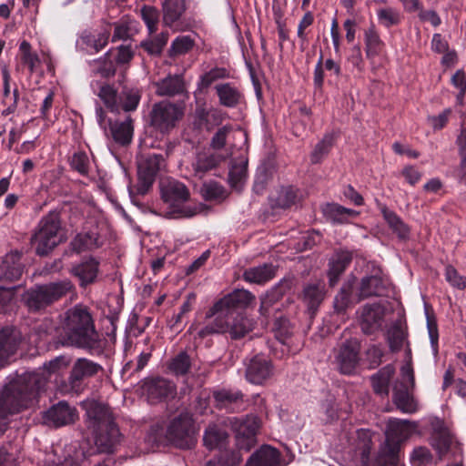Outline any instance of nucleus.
I'll return each mask as SVG.
<instances>
[{"mask_svg": "<svg viewBox=\"0 0 466 466\" xmlns=\"http://www.w3.org/2000/svg\"><path fill=\"white\" fill-rule=\"evenodd\" d=\"M118 95L116 89L109 85L104 84L100 86L97 93L98 97L103 101L106 107L112 113H118L120 106L118 105Z\"/></svg>", "mask_w": 466, "mask_h": 466, "instance_id": "obj_50", "label": "nucleus"}, {"mask_svg": "<svg viewBox=\"0 0 466 466\" xmlns=\"http://www.w3.org/2000/svg\"><path fill=\"white\" fill-rule=\"evenodd\" d=\"M61 219L57 212H49L43 217L30 238L36 255L47 256L62 242Z\"/></svg>", "mask_w": 466, "mask_h": 466, "instance_id": "obj_6", "label": "nucleus"}, {"mask_svg": "<svg viewBox=\"0 0 466 466\" xmlns=\"http://www.w3.org/2000/svg\"><path fill=\"white\" fill-rule=\"evenodd\" d=\"M394 375L395 368L392 364L382 367L371 375L370 381L373 392L381 398H387L390 394V383Z\"/></svg>", "mask_w": 466, "mask_h": 466, "instance_id": "obj_30", "label": "nucleus"}, {"mask_svg": "<svg viewBox=\"0 0 466 466\" xmlns=\"http://www.w3.org/2000/svg\"><path fill=\"white\" fill-rule=\"evenodd\" d=\"M102 370L103 367L100 364L86 358H79L72 366L67 379L68 385L73 391H81L84 388V381L95 377Z\"/></svg>", "mask_w": 466, "mask_h": 466, "instance_id": "obj_14", "label": "nucleus"}, {"mask_svg": "<svg viewBox=\"0 0 466 466\" xmlns=\"http://www.w3.org/2000/svg\"><path fill=\"white\" fill-rule=\"evenodd\" d=\"M230 428L235 433L236 445L239 451H249L257 443L259 419L254 415L229 419Z\"/></svg>", "mask_w": 466, "mask_h": 466, "instance_id": "obj_11", "label": "nucleus"}, {"mask_svg": "<svg viewBox=\"0 0 466 466\" xmlns=\"http://www.w3.org/2000/svg\"><path fill=\"white\" fill-rule=\"evenodd\" d=\"M166 437L179 449H192L197 442L192 417L187 412L175 417L167 426Z\"/></svg>", "mask_w": 466, "mask_h": 466, "instance_id": "obj_9", "label": "nucleus"}, {"mask_svg": "<svg viewBox=\"0 0 466 466\" xmlns=\"http://www.w3.org/2000/svg\"><path fill=\"white\" fill-rule=\"evenodd\" d=\"M195 46V41L189 35H179L175 38L168 49V56L176 57L185 55L191 51Z\"/></svg>", "mask_w": 466, "mask_h": 466, "instance_id": "obj_53", "label": "nucleus"}, {"mask_svg": "<svg viewBox=\"0 0 466 466\" xmlns=\"http://www.w3.org/2000/svg\"><path fill=\"white\" fill-rule=\"evenodd\" d=\"M219 104L225 107L238 106L244 98L242 92L231 83L218 84L215 86Z\"/></svg>", "mask_w": 466, "mask_h": 466, "instance_id": "obj_38", "label": "nucleus"}, {"mask_svg": "<svg viewBox=\"0 0 466 466\" xmlns=\"http://www.w3.org/2000/svg\"><path fill=\"white\" fill-rule=\"evenodd\" d=\"M385 307L378 302L365 304L360 311V326L365 335L380 331L384 323Z\"/></svg>", "mask_w": 466, "mask_h": 466, "instance_id": "obj_16", "label": "nucleus"}, {"mask_svg": "<svg viewBox=\"0 0 466 466\" xmlns=\"http://www.w3.org/2000/svg\"><path fill=\"white\" fill-rule=\"evenodd\" d=\"M334 362L339 371L345 375L355 372L360 360V343L355 338H350L334 349Z\"/></svg>", "mask_w": 466, "mask_h": 466, "instance_id": "obj_12", "label": "nucleus"}, {"mask_svg": "<svg viewBox=\"0 0 466 466\" xmlns=\"http://www.w3.org/2000/svg\"><path fill=\"white\" fill-rule=\"evenodd\" d=\"M377 205L384 220L391 231L397 235L398 238L401 241L410 239V228L401 219V218L393 210L389 209L385 204H382L378 200Z\"/></svg>", "mask_w": 466, "mask_h": 466, "instance_id": "obj_29", "label": "nucleus"}, {"mask_svg": "<svg viewBox=\"0 0 466 466\" xmlns=\"http://www.w3.org/2000/svg\"><path fill=\"white\" fill-rule=\"evenodd\" d=\"M273 331L276 339L282 344L286 345L289 344V340L294 333V326L286 317H276Z\"/></svg>", "mask_w": 466, "mask_h": 466, "instance_id": "obj_51", "label": "nucleus"}, {"mask_svg": "<svg viewBox=\"0 0 466 466\" xmlns=\"http://www.w3.org/2000/svg\"><path fill=\"white\" fill-rule=\"evenodd\" d=\"M70 167L80 175L86 176L89 172V158L86 153L84 151L74 153L70 158Z\"/></svg>", "mask_w": 466, "mask_h": 466, "instance_id": "obj_63", "label": "nucleus"}, {"mask_svg": "<svg viewBox=\"0 0 466 466\" xmlns=\"http://www.w3.org/2000/svg\"><path fill=\"white\" fill-rule=\"evenodd\" d=\"M255 300V296L247 289H235L233 292L218 300L212 307L209 315L219 313L220 316L243 313Z\"/></svg>", "mask_w": 466, "mask_h": 466, "instance_id": "obj_13", "label": "nucleus"}, {"mask_svg": "<svg viewBox=\"0 0 466 466\" xmlns=\"http://www.w3.org/2000/svg\"><path fill=\"white\" fill-rule=\"evenodd\" d=\"M62 344L83 349L91 354L99 355L104 351V340L96 329L90 309L76 304L65 312L62 322Z\"/></svg>", "mask_w": 466, "mask_h": 466, "instance_id": "obj_1", "label": "nucleus"}, {"mask_svg": "<svg viewBox=\"0 0 466 466\" xmlns=\"http://www.w3.org/2000/svg\"><path fill=\"white\" fill-rule=\"evenodd\" d=\"M83 406L88 419V428L92 431L109 425H116L108 405L96 400H88L84 402Z\"/></svg>", "mask_w": 466, "mask_h": 466, "instance_id": "obj_20", "label": "nucleus"}, {"mask_svg": "<svg viewBox=\"0 0 466 466\" xmlns=\"http://www.w3.org/2000/svg\"><path fill=\"white\" fill-rule=\"evenodd\" d=\"M223 159V157L218 153H198L195 161L192 163L194 175L202 178L208 172L216 169Z\"/></svg>", "mask_w": 466, "mask_h": 466, "instance_id": "obj_36", "label": "nucleus"}, {"mask_svg": "<svg viewBox=\"0 0 466 466\" xmlns=\"http://www.w3.org/2000/svg\"><path fill=\"white\" fill-rule=\"evenodd\" d=\"M69 273L78 280L81 289H86L98 281L100 261L93 256L85 257L72 265Z\"/></svg>", "mask_w": 466, "mask_h": 466, "instance_id": "obj_15", "label": "nucleus"}, {"mask_svg": "<svg viewBox=\"0 0 466 466\" xmlns=\"http://www.w3.org/2000/svg\"><path fill=\"white\" fill-rule=\"evenodd\" d=\"M185 91V83L182 76H167L157 83V94L158 96H174Z\"/></svg>", "mask_w": 466, "mask_h": 466, "instance_id": "obj_41", "label": "nucleus"}, {"mask_svg": "<svg viewBox=\"0 0 466 466\" xmlns=\"http://www.w3.org/2000/svg\"><path fill=\"white\" fill-rule=\"evenodd\" d=\"M324 212L331 219L339 223H344L346 217H356L359 215L358 211L344 208L338 204L328 205Z\"/></svg>", "mask_w": 466, "mask_h": 466, "instance_id": "obj_60", "label": "nucleus"}, {"mask_svg": "<svg viewBox=\"0 0 466 466\" xmlns=\"http://www.w3.org/2000/svg\"><path fill=\"white\" fill-rule=\"evenodd\" d=\"M229 77V72L225 67H214L200 76L198 86L199 89H207L215 81Z\"/></svg>", "mask_w": 466, "mask_h": 466, "instance_id": "obj_57", "label": "nucleus"}, {"mask_svg": "<svg viewBox=\"0 0 466 466\" xmlns=\"http://www.w3.org/2000/svg\"><path fill=\"white\" fill-rule=\"evenodd\" d=\"M335 135L333 133L325 134L323 138L316 145L311 153V162L319 163L326 156L334 145Z\"/></svg>", "mask_w": 466, "mask_h": 466, "instance_id": "obj_54", "label": "nucleus"}, {"mask_svg": "<svg viewBox=\"0 0 466 466\" xmlns=\"http://www.w3.org/2000/svg\"><path fill=\"white\" fill-rule=\"evenodd\" d=\"M141 16L146 23L150 34H153L157 29L158 23V11L156 7L150 5H144L141 9Z\"/></svg>", "mask_w": 466, "mask_h": 466, "instance_id": "obj_64", "label": "nucleus"}, {"mask_svg": "<svg viewBox=\"0 0 466 466\" xmlns=\"http://www.w3.org/2000/svg\"><path fill=\"white\" fill-rule=\"evenodd\" d=\"M224 323L228 324L226 332L229 333L232 339H241L250 330L248 319L243 315V313L224 316Z\"/></svg>", "mask_w": 466, "mask_h": 466, "instance_id": "obj_40", "label": "nucleus"}, {"mask_svg": "<svg viewBox=\"0 0 466 466\" xmlns=\"http://www.w3.org/2000/svg\"><path fill=\"white\" fill-rule=\"evenodd\" d=\"M351 285H344L339 292L335 296L333 301V313L331 318L338 326L339 322H344L347 319V310L351 305Z\"/></svg>", "mask_w": 466, "mask_h": 466, "instance_id": "obj_37", "label": "nucleus"}, {"mask_svg": "<svg viewBox=\"0 0 466 466\" xmlns=\"http://www.w3.org/2000/svg\"><path fill=\"white\" fill-rule=\"evenodd\" d=\"M19 52L21 55V62L28 67L31 74L35 71L36 66L40 64V58L35 52L32 51V46L29 42L23 40L19 46Z\"/></svg>", "mask_w": 466, "mask_h": 466, "instance_id": "obj_52", "label": "nucleus"}, {"mask_svg": "<svg viewBox=\"0 0 466 466\" xmlns=\"http://www.w3.org/2000/svg\"><path fill=\"white\" fill-rule=\"evenodd\" d=\"M291 289V281L282 279L270 290H268L264 297L260 299L259 312L262 316L268 319L271 313L272 306L279 301L288 290Z\"/></svg>", "mask_w": 466, "mask_h": 466, "instance_id": "obj_34", "label": "nucleus"}, {"mask_svg": "<svg viewBox=\"0 0 466 466\" xmlns=\"http://www.w3.org/2000/svg\"><path fill=\"white\" fill-rule=\"evenodd\" d=\"M299 200V189L293 186L281 187L275 198V207L280 208H289L296 205Z\"/></svg>", "mask_w": 466, "mask_h": 466, "instance_id": "obj_48", "label": "nucleus"}, {"mask_svg": "<svg viewBox=\"0 0 466 466\" xmlns=\"http://www.w3.org/2000/svg\"><path fill=\"white\" fill-rule=\"evenodd\" d=\"M187 0H165L163 3V23L175 30H183L180 19L186 11Z\"/></svg>", "mask_w": 466, "mask_h": 466, "instance_id": "obj_28", "label": "nucleus"}, {"mask_svg": "<svg viewBox=\"0 0 466 466\" xmlns=\"http://www.w3.org/2000/svg\"><path fill=\"white\" fill-rule=\"evenodd\" d=\"M94 75H99L103 78H111L116 75V66L112 58L111 52H106L103 57L93 60L90 63Z\"/></svg>", "mask_w": 466, "mask_h": 466, "instance_id": "obj_44", "label": "nucleus"}, {"mask_svg": "<svg viewBox=\"0 0 466 466\" xmlns=\"http://www.w3.org/2000/svg\"><path fill=\"white\" fill-rule=\"evenodd\" d=\"M277 268L271 263H264L258 267L247 268L243 272V279L249 283L262 285L271 280L276 275Z\"/></svg>", "mask_w": 466, "mask_h": 466, "instance_id": "obj_39", "label": "nucleus"}, {"mask_svg": "<svg viewBox=\"0 0 466 466\" xmlns=\"http://www.w3.org/2000/svg\"><path fill=\"white\" fill-rule=\"evenodd\" d=\"M75 290L73 282L66 279L35 285L24 293L23 300L30 312L42 313Z\"/></svg>", "mask_w": 466, "mask_h": 466, "instance_id": "obj_4", "label": "nucleus"}, {"mask_svg": "<svg viewBox=\"0 0 466 466\" xmlns=\"http://www.w3.org/2000/svg\"><path fill=\"white\" fill-rule=\"evenodd\" d=\"M191 358L187 351H180L167 363L168 370L175 376H185L191 369Z\"/></svg>", "mask_w": 466, "mask_h": 466, "instance_id": "obj_47", "label": "nucleus"}, {"mask_svg": "<svg viewBox=\"0 0 466 466\" xmlns=\"http://www.w3.org/2000/svg\"><path fill=\"white\" fill-rule=\"evenodd\" d=\"M273 374L271 360L261 354H257L246 362V380L256 385H262Z\"/></svg>", "mask_w": 466, "mask_h": 466, "instance_id": "obj_18", "label": "nucleus"}, {"mask_svg": "<svg viewBox=\"0 0 466 466\" xmlns=\"http://www.w3.org/2000/svg\"><path fill=\"white\" fill-rule=\"evenodd\" d=\"M44 376L25 372L10 381L0 392V435L7 429V417L27 408L46 386Z\"/></svg>", "mask_w": 466, "mask_h": 466, "instance_id": "obj_2", "label": "nucleus"}, {"mask_svg": "<svg viewBox=\"0 0 466 466\" xmlns=\"http://www.w3.org/2000/svg\"><path fill=\"white\" fill-rule=\"evenodd\" d=\"M325 298V287L321 283L307 284L303 288L302 301L307 307V314L312 319Z\"/></svg>", "mask_w": 466, "mask_h": 466, "instance_id": "obj_27", "label": "nucleus"}, {"mask_svg": "<svg viewBox=\"0 0 466 466\" xmlns=\"http://www.w3.org/2000/svg\"><path fill=\"white\" fill-rule=\"evenodd\" d=\"M217 409H226L232 411L238 410L244 402V394L238 390L221 389L213 391Z\"/></svg>", "mask_w": 466, "mask_h": 466, "instance_id": "obj_33", "label": "nucleus"}, {"mask_svg": "<svg viewBox=\"0 0 466 466\" xmlns=\"http://www.w3.org/2000/svg\"><path fill=\"white\" fill-rule=\"evenodd\" d=\"M22 341L23 336L15 326L0 328V369L9 363L10 359L17 352Z\"/></svg>", "mask_w": 466, "mask_h": 466, "instance_id": "obj_17", "label": "nucleus"}, {"mask_svg": "<svg viewBox=\"0 0 466 466\" xmlns=\"http://www.w3.org/2000/svg\"><path fill=\"white\" fill-rule=\"evenodd\" d=\"M241 461L242 457L238 451H226L209 461L207 466H238Z\"/></svg>", "mask_w": 466, "mask_h": 466, "instance_id": "obj_58", "label": "nucleus"}, {"mask_svg": "<svg viewBox=\"0 0 466 466\" xmlns=\"http://www.w3.org/2000/svg\"><path fill=\"white\" fill-rule=\"evenodd\" d=\"M365 52L368 58H373L379 56L383 47L384 43L380 37L379 33L375 29V25H371L364 33Z\"/></svg>", "mask_w": 466, "mask_h": 466, "instance_id": "obj_45", "label": "nucleus"}, {"mask_svg": "<svg viewBox=\"0 0 466 466\" xmlns=\"http://www.w3.org/2000/svg\"><path fill=\"white\" fill-rule=\"evenodd\" d=\"M352 256L348 251H339L335 253L329 262L328 278L330 287L338 284L340 276L350 264Z\"/></svg>", "mask_w": 466, "mask_h": 466, "instance_id": "obj_35", "label": "nucleus"}, {"mask_svg": "<svg viewBox=\"0 0 466 466\" xmlns=\"http://www.w3.org/2000/svg\"><path fill=\"white\" fill-rule=\"evenodd\" d=\"M44 420L47 425L56 428L74 423L78 413L76 408L69 406L66 401H59L44 413Z\"/></svg>", "mask_w": 466, "mask_h": 466, "instance_id": "obj_19", "label": "nucleus"}, {"mask_svg": "<svg viewBox=\"0 0 466 466\" xmlns=\"http://www.w3.org/2000/svg\"><path fill=\"white\" fill-rule=\"evenodd\" d=\"M141 99V91L137 87L123 86L118 95V105L125 112L135 111Z\"/></svg>", "mask_w": 466, "mask_h": 466, "instance_id": "obj_42", "label": "nucleus"}, {"mask_svg": "<svg viewBox=\"0 0 466 466\" xmlns=\"http://www.w3.org/2000/svg\"><path fill=\"white\" fill-rule=\"evenodd\" d=\"M386 291L384 280L380 272L365 276L361 279L359 288V300L366 299L370 297H380Z\"/></svg>", "mask_w": 466, "mask_h": 466, "instance_id": "obj_31", "label": "nucleus"}, {"mask_svg": "<svg viewBox=\"0 0 466 466\" xmlns=\"http://www.w3.org/2000/svg\"><path fill=\"white\" fill-rule=\"evenodd\" d=\"M226 438L227 434L224 431L216 428H208L205 431L203 441L208 448L214 449L222 446Z\"/></svg>", "mask_w": 466, "mask_h": 466, "instance_id": "obj_61", "label": "nucleus"}, {"mask_svg": "<svg viewBox=\"0 0 466 466\" xmlns=\"http://www.w3.org/2000/svg\"><path fill=\"white\" fill-rule=\"evenodd\" d=\"M200 193L207 201L222 200L226 198L224 187L216 181L204 183L200 188Z\"/></svg>", "mask_w": 466, "mask_h": 466, "instance_id": "obj_55", "label": "nucleus"}, {"mask_svg": "<svg viewBox=\"0 0 466 466\" xmlns=\"http://www.w3.org/2000/svg\"><path fill=\"white\" fill-rule=\"evenodd\" d=\"M23 253L17 249L5 254L0 260V280L13 282L18 280L23 272L24 265L21 262Z\"/></svg>", "mask_w": 466, "mask_h": 466, "instance_id": "obj_23", "label": "nucleus"}, {"mask_svg": "<svg viewBox=\"0 0 466 466\" xmlns=\"http://www.w3.org/2000/svg\"><path fill=\"white\" fill-rule=\"evenodd\" d=\"M377 16L380 24L387 28L398 25L401 21V15L400 11L393 7H383L378 9Z\"/></svg>", "mask_w": 466, "mask_h": 466, "instance_id": "obj_56", "label": "nucleus"}, {"mask_svg": "<svg viewBox=\"0 0 466 466\" xmlns=\"http://www.w3.org/2000/svg\"><path fill=\"white\" fill-rule=\"evenodd\" d=\"M407 329L400 322L394 323L388 331L387 340L391 352L400 351L407 341Z\"/></svg>", "mask_w": 466, "mask_h": 466, "instance_id": "obj_46", "label": "nucleus"}, {"mask_svg": "<svg viewBox=\"0 0 466 466\" xmlns=\"http://www.w3.org/2000/svg\"><path fill=\"white\" fill-rule=\"evenodd\" d=\"M248 162L234 164L228 172V183L234 188L242 187L247 177Z\"/></svg>", "mask_w": 466, "mask_h": 466, "instance_id": "obj_59", "label": "nucleus"}, {"mask_svg": "<svg viewBox=\"0 0 466 466\" xmlns=\"http://www.w3.org/2000/svg\"><path fill=\"white\" fill-rule=\"evenodd\" d=\"M167 42V35L160 34L152 40L142 41L140 46L149 55L159 56Z\"/></svg>", "mask_w": 466, "mask_h": 466, "instance_id": "obj_62", "label": "nucleus"}, {"mask_svg": "<svg viewBox=\"0 0 466 466\" xmlns=\"http://www.w3.org/2000/svg\"><path fill=\"white\" fill-rule=\"evenodd\" d=\"M246 466H282L280 451L268 445H263L248 460Z\"/></svg>", "mask_w": 466, "mask_h": 466, "instance_id": "obj_32", "label": "nucleus"}, {"mask_svg": "<svg viewBox=\"0 0 466 466\" xmlns=\"http://www.w3.org/2000/svg\"><path fill=\"white\" fill-rule=\"evenodd\" d=\"M145 391L150 403H157L174 398L177 394V386L165 378H154L145 383Z\"/></svg>", "mask_w": 466, "mask_h": 466, "instance_id": "obj_22", "label": "nucleus"}, {"mask_svg": "<svg viewBox=\"0 0 466 466\" xmlns=\"http://www.w3.org/2000/svg\"><path fill=\"white\" fill-rule=\"evenodd\" d=\"M431 427L432 431L430 444L438 453L439 459L441 460L449 452L453 437L444 421L439 418H434L431 421Z\"/></svg>", "mask_w": 466, "mask_h": 466, "instance_id": "obj_21", "label": "nucleus"}, {"mask_svg": "<svg viewBox=\"0 0 466 466\" xmlns=\"http://www.w3.org/2000/svg\"><path fill=\"white\" fill-rule=\"evenodd\" d=\"M167 166L161 154H146L137 163V183L136 191L138 195H146L152 187L157 174Z\"/></svg>", "mask_w": 466, "mask_h": 466, "instance_id": "obj_10", "label": "nucleus"}, {"mask_svg": "<svg viewBox=\"0 0 466 466\" xmlns=\"http://www.w3.org/2000/svg\"><path fill=\"white\" fill-rule=\"evenodd\" d=\"M183 116V106L167 100L160 101L155 103L149 112V125L162 135L169 134Z\"/></svg>", "mask_w": 466, "mask_h": 466, "instance_id": "obj_8", "label": "nucleus"}, {"mask_svg": "<svg viewBox=\"0 0 466 466\" xmlns=\"http://www.w3.org/2000/svg\"><path fill=\"white\" fill-rule=\"evenodd\" d=\"M416 428L417 423L414 421L390 420L385 431V441L379 450L375 466H402L400 460L401 446Z\"/></svg>", "mask_w": 466, "mask_h": 466, "instance_id": "obj_3", "label": "nucleus"}, {"mask_svg": "<svg viewBox=\"0 0 466 466\" xmlns=\"http://www.w3.org/2000/svg\"><path fill=\"white\" fill-rule=\"evenodd\" d=\"M210 312L211 308L207 311L206 318L210 319L214 317L215 319L212 323H208L198 330V335L201 339H204L212 334L225 333L227 331L228 324L224 323V316H220L219 313L209 315Z\"/></svg>", "mask_w": 466, "mask_h": 466, "instance_id": "obj_49", "label": "nucleus"}, {"mask_svg": "<svg viewBox=\"0 0 466 466\" xmlns=\"http://www.w3.org/2000/svg\"><path fill=\"white\" fill-rule=\"evenodd\" d=\"M71 249L79 254L84 251L97 249L103 246L98 227L94 226L88 230L77 233L70 241Z\"/></svg>", "mask_w": 466, "mask_h": 466, "instance_id": "obj_24", "label": "nucleus"}, {"mask_svg": "<svg viewBox=\"0 0 466 466\" xmlns=\"http://www.w3.org/2000/svg\"><path fill=\"white\" fill-rule=\"evenodd\" d=\"M114 26L112 41L129 39L138 32L137 21L132 19L129 15L122 16L114 24Z\"/></svg>", "mask_w": 466, "mask_h": 466, "instance_id": "obj_43", "label": "nucleus"}, {"mask_svg": "<svg viewBox=\"0 0 466 466\" xmlns=\"http://www.w3.org/2000/svg\"><path fill=\"white\" fill-rule=\"evenodd\" d=\"M159 189L161 199L168 205L169 208L166 212L165 218H192L200 211L198 206L186 205L190 198V192L184 183L177 179L167 178L160 182Z\"/></svg>", "mask_w": 466, "mask_h": 466, "instance_id": "obj_5", "label": "nucleus"}, {"mask_svg": "<svg viewBox=\"0 0 466 466\" xmlns=\"http://www.w3.org/2000/svg\"><path fill=\"white\" fill-rule=\"evenodd\" d=\"M134 132L133 119L127 116L124 120H108L107 137L118 145L127 146L132 141Z\"/></svg>", "mask_w": 466, "mask_h": 466, "instance_id": "obj_26", "label": "nucleus"}, {"mask_svg": "<svg viewBox=\"0 0 466 466\" xmlns=\"http://www.w3.org/2000/svg\"><path fill=\"white\" fill-rule=\"evenodd\" d=\"M95 443L100 453H113L120 440L119 429L116 425L93 430Z\"/></svg>", "mask_w": 466, "mask_h": 466, "instance_id": "obj_25", "label": "nucleus"}, {"mask_svg": "<svg viewBox=\"0 0 466 466\" xmlns=\"http://www.w3.org/2000/svg\"><path fill=\"white\" fill-rule=\"evenodd\" d=\"M401 380L393 382L392 402L402 413L412 414L419 410V404L412 392L415 379L410 364L401 368Z\"/></svg>", "mask_w": 466, "mask_h": 466, "instance_id": "obj_7", "label": "nucleus"}]
</instances>
